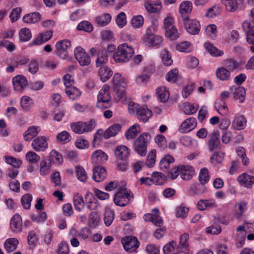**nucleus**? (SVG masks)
Instances as JSON below:
<instances>
[{
    "instance_id": "nucleus-13",
    "label": "nucleus",
    "mask_w": 254,
    "mask_h": 254,
    "mask_svg": "<svg viewBox=\"0 0 254 254\" xmlns=\"http://www.w3.org/2000/svg\"><path fill=\"white\" fill-rule=\"evenodd\" d=\"M159 210L157 208H153L151 213H146L144 215L143 219L146 221L152 222L156 226H160L163 224V220L158 215Z\"/></svg>"
},
{
    "instance_id": "nucleus-5",
    "label": "nucleus",
    "mask_w": 254,
    "mask_h": 254,
    "mask_svg": "<svg viewBox=\"0 0 254 254\" xmlns=\"http://www.w3.org/2000/svg\"><path fill=\"white\" fill-rule=\"evenodd\" d=\"M98 106L108 108L111 105V96L110 94V86L105 84L99 91L98 96Z\"/></svg>"
},
{
    "instance_id": "nucleus-27",
    "label": "nucleus",
    "mask_w": 254,
    "mask_h": 254,
    "mask_svg": "<svg viewBox=\"0 0 254 254\" xmlns=\"http://www.w3.org/2000/svg\"><path fill=\"white\" fill-rule=\"evenodd\" d=\"M106 175V170L102 166H97L93 170V179L97 182L104 180Z\"/></svg>"
},
{
    "instance_id": "nucleus-23",
    "label": "nucleus",
    "mask_w": 254,
    "mask_h": 254,
    "mask_svg": "<svg viewBox=\"0 0 254 254\" xmlns=\"http://www.w3.org/2000/svg\"><path fill=\"white\" fill-rule=\"evenodd\" d=\"M181 178L186 181L190 180L194 174V168L190 165H181Z\"/></svg>"
},
{
    "instance_id": "nucleus-30",
    "label": "nucleus",
    "mask_w": 254,
    "mask_h": 254,
    "mask_svg": "<svg viewBox=\"0 0 254 254\" xmlns=\"http://www.w3.org/2000/svg\"><path fill=\"white\" fill-rule=\"evenodd\" d=\"M189 234L184 233L180 236V243L177 250L181 253H187L189 251Z\"/></svg>"
},
{
    "instance_id": "nucleus-22",
    "label": "nucleus",
    "mask_w": 254,
    "mask_h": 254,
    "mask_svg": "<svg viewBox=\"0 0 254 254\" xmlns=\"http://www.w3.org/2000/svg\"><path fill=\"white\" fill-rule=\"evenodd\" d=\"M247 120L242 115H236L232 122V127L235 130L243 129L246 126Z\"/></svg>"
},
{
    "instance_id": "nucleus-53",
    "label": "nucleus",
    "mask_w": 254,
    "mask_h": 254,
    "mask_svg": "<svg viewBox=\"0 0 254 254\" xmlns=\"http://www.w3.org/2000/svg\"><path fill=\"white\" fill-rule=\"evenodd\" d=\"M76 230L72 228L69 231L68 237L70 239L71 245L73 247H77L79 246V241L77 239Z\"/></svg>"
},
{
    "instance_id": "nucleus-55",
    "label": "nucleus",
    "mask_w": 254,
    "mask_h": 254,
    "mask_svg": "<svg viewBox=\"0 0 254 254\" xmlns=\"http://www.w3.org/2000/svg\"><path fill=\"white\" fill-rule=\"evenodd\" d=\"M245 89L242 86H240L235 89L233 95L235 100H239V102L242 103L245 99Z\"/></svg>"
},
{
    "instance_id": "nucleus-41",
    "label": "nucleus",
    "mask_w": 254,
    "mask_h": 254,
    "mask_svg": "<svg viewBox=\"0 0 254 254\" xmlns=\"http://www.w3.org/2000/svg\"><path fill=\"white\" fill-rule=\"evenodd\" d=\"M221 11V7L220 5L214 4L207 10L205 15L207 18H212L219 15Z\"/></svg>"
},
{
    "instance_id": "nucleus-31",
    "label": "nucleus",
    "mask_w": 254,
    "mask_h": 254,
    "mask_svg": "<svg viewBox=\"0 0 254 254\" xmlns=\"http://www.w3.org/2000/svg\"><path fill=\"white\" fill-rule=\"evenodd\" d=\"M247 209V203L245 201H241L236 203L234 206L235 217L238 219L241 218Z\"/></svg>"
},
{
    "instance_id": "nucleus-9",
    "label": "nucleus",
    "mask_w": 254,
    "mask_h": 254,
    "mask_svg": "<svg viewBox=\"0 0 254 254\" xmlns=\"http://www.w3.org/2000/svg\"><path fill=\"white\" fill-rule=\"evenodd\" d=\"M122 244L126 251L134 252L139 246V242L135 237L127 236L122 239Z\"/></svg>"
},
{
    "instance_id": "nucleus-46",
    "label": "nucleus",
    "mask_w": 254,
    "mask_h": 254,
    "mask_svg": "<svg viewBox=\"0 0 254 254\" xmlns=\"http://www.w3.org/2000/svg\"><path fill=\"white\" fill-rule=\"evenodd\" d=\"M113 72L111 69L105 67H101L98 71L100 79L103 82L108 80L113 75Z\"/></svg>"
},
{
    "instance_id": "nucleus-43",
    "label": "nucleus",
    "mask_w": 254,
    "mask_h": 254,
    "mask_svg": "<svg viewBox=\"0 0 254 254\" xmlns=\"http://www.w3.org/2000/svg\"><path fill=\"white\" fill-rule=\"evenodd\" d=\"M175 161L174 158L170 155H166L161 159L159 163L160 168L161 170H167L171 163Z\"/></svg>"
},
{
    "instance_id": "nucleus-40",
    "label": "nucleus",
    "mask_w": 254,
    "mask_h": 254,
    "mask_svg": "<svg viewBox=\"0 0 254 254\" xmlns=\"http://www.w3.org/2000/svg\"><path fill=\"white\" fill-rule=\"evenodd\" d=\"M18 243L19 242L17 239L11 238L6 240L4 243V247L8 253H11L16 249Z\"/></svg>"
},
{
    "instance_id": "nucleus-26",
    "label": "nucleus",
    "mask_w": 254,
    "mask_h": 254,
    "mask_svg": "<svg viewBox=\"0 0 254 254\" xmlns=\"http://www.w3.org/2000/svg\"><path fill=\"white\" fill-rule=\"evenodd\" d=\"M71 46L70 42L67 40L59 41L56 44V48L57 50V54L61 56L63 54L65 56V53L67 49Z\"/></svg>"
},
{
    "instance_id": "nucleus-14",
    "label": "nucleus",
    "mask_w": 254,
    "mask_h": 254,
    "mask_svg": "<svg viewBox=\"0 0 254 254\" xmlns=\"http://www.w3.org/2000/svg\"><path fill=\"white\" fill-rule=\"evenodd\" d=\"M187 31L192 35L197 34L200 29V24L196 19L184 20Z\"/></svg>"
},
{
    "instance_id": "nucleus-7",
    "label": "nucleus",
    "mask_w": 254,
    "mask_h": 254,
    "mask_svg": "<svg viewBox=\"0 0 254 254\" xmlns=\"http://www.w3.org/2000/svg\"><path fill=\"white\" fill-rule=\"evenodd\" d=\"M165 35L171 40H175L180 37V34L174 25V21L172 17L165 18L163 21Z\"/></svg>"
},
{
    "instance_id": "nucleus-19",
    "label": "nucleus",
    "mask_w": 254,
    "mask_h": 254,
    "mask_svg": "<svg viewBox=\"0 0 254 254\" xmlns=\"http://www.w3.org/2000/svg\"><path fill=\"white\" fill-rule=\"evenodd\" d=\"M108 156L104 151L101 150H97L94 151L92 154V162L94 164H101L106 161Z\"/></svg>"
},
{
    "instance_id": "nucleus-12",
    "label": "nucleus",
    "mask_w": 254,
    "mask_h": 254,
    "mask_svg": "<svg viewBox=\"0 0 254 254\" xmlns=\"http://www.w3.org/2000/svg\"><path fill=\"white\" fill-rule=\"evenodd\" d=\"M220 133L218 130L213 131L209 136L208 148L209 151H212L220 147Z\"/></svg>"
},
{
    "instance_id": "nucleus-39",
    "label": "nucleus",
    "mask_w": 254,
    "mask_h": 254,
    "mask_svg": "<svg viewBox=\"0 0 254 254\" xmlns=\"http://www.w3.org/2000/svg\"><path fill=\"white\" fill-rule=\"evenodd\" d=\"M121 130V126L120 124L113 125L104 131L105 138L108 139L116 135Z\"/></svg>"
},
{
    "instance_id": "nucleus-48",
    "label": "nucleus",
    "mask_w": 254,
    "mask_h": 254,
    "mask_svg": "<svg viewBox=\"0 0 254 254\" xmlns=\"http://www.w3.org/2000/svg\"><path fill=\"white\" fill-rule=\"evenodd\" d=\"M221 2L224 4L226 9L231 12L236 11L238 7L237 0H221Z\"/></svg>"
},
{
    "instance_id": "nucleus-44",
    "label": "nucleus",
    "mask_w": 254,
    "mask_h": 254,
    "mask_svg": "<svg viewBox=\"0 0 254 254\" xmlns=\"http://www.w3.org/2000/svg\"><path fill=\"white\" fill-rule=\"evenodd\" d=\"M34 104L33 99L28 96H23L20 99V105L23 110L28 111Z\"/></svg>"
},
{
    "instance_id": "nucleus-45",
    "label": "nucleus",
    "mask_w": 254,
    "mask_h": 254,
    "mask_svg": "<svg viewBox=\"0 0 254 254\" xmlns=\"http://www.w3.org/2000/svg\"><path fill=\"white\" fill-rule=\"evenodd\" d=\"M215 107L220 115L225 116L227 114L228 109L224 100H217L215 103Z\"/></svg>"
},
{
    "instance_id": "nucleus-51",
    "label": "nucleus",
    "mask_w": 254,
    "mask_h": 254,
    "mask_svg": "<svg viewBox=\"0 0 254 254\" xmlns=\"http://www.w3.org/2000/svg\"><path fill=\"white\" fill-rule=\"evenodd\" d=\"M205 49L213 57L221 56L223 55V52L213 46L210 43H206L204 44Z\"/></svg>"
},
{
    "instance_id": "nucleus-59",
    "label": "nucleus",
    "mask_w": 254,
    "mask_h": 254,
    "mask_svg": "<svg viewBox=\"0 0 254 254\" xmlns=\"http://www.w3.org/2000/svg\"><path fill=\"white\" fill-rule=\"evenodd\" d=\"M20 40L22 42H27L32 37V33L29 29L27 28H22L19 33Z\"/></svg>"
},
{
    "instance_id": "nucleus-37",
    "label": "nucleus",
    "mask_w": 254,
    "mask_h": 254,
    "mask_svg": "<svg viewBox=\"0 0 254 254\" xmlns=\"http://www.w3.org/2000/svg\"><path fill=\"white\" fill-rule=\"evenodd\" d=\"M86 200V206L90 210H95L98 206L97 200L95 198L93 193L91 192H87L85 196Z\"/></svg>"
},
{
    "instance_id": "nucleus-64",
    "label": "nucleus",
    "mask_w": 254,
    "mask_h": 254,
    "mask_svg": "<svg viewBox=\"0 0 254 254\" xmlns=\"http://www.w3.org/2000/svg\"><path fill=\"white\" fill-rule=\"evenodd\" d=\"M198 179L199 183L204 185L208 182L209 176L208 174V170L207 168H204L200 170Z\"/></svg>"
},
{
    "instance_id": "nucleus-42",
    "label": "nucleus",
    "mask_w": 254,
    "mask_h": 254,
    "mask_svg": "<svg viewBox=\"0 0 254 254\" xmlns=\"http://www.w3.org/2000/svg\"><path fill=\"white\" fill-rule=\"evenodd\" d=\"M140 132V126L138 124H134L130 127L126 133V136L127 140L134 138Z\"/></svg>"
},
{
    "instance_id": "nucleus-34",
    "label": "nucleus",
    "mask_w": 254,
    "mask_h": 254,
    "mask_svg": "<svg viewBox=\"0 0 254 254\" xmlns=\"http://www.w3.org/2000/svg\"><path fill=\"white\" fill-rule=\"evenodd\" d=\"M152 115V111L145 107H141L136 113L138 119L143 122H147Z\"/></svg>"
},
{
    "instance_id": "nucleus-52",
    "label": "nucleus",
    "mask_w": 254,
    "mask_h": 254,
    "mask_svg": "<svg viewBox=\"0 0 254 254\" xmlns=\"http://www.w3.org/2000/svg\"><path fill=\"white\" fill-rule=\"evenodd\" d=\"M65 92L67 96L72 100H75L81 95V92L75 87L66 88Z\"/></svg>"
},
{
    "instance_id": "nucleus-50",
    "label": "nucleus",
    "mask_w": 254,
    "mask_h": 254,
    "mask_svg": "<svg viewBox=\"0 0 254 254\" xmlns=\"http://www.w3.org/2000/svg\"><path fill=\"white\" fill-rule=\"evenodd\" d=\"M51 164L48 160H42L40 164V173L41 176H45L50 173Z\"/></svg>"
},
{
    "instance_id": "nucleus-57",
    "label": "nucleus",
    "mask_w": 254,
    "mask_h": 254,
    "mask_svg": "<svg viewBox=\"0 0 254 254\" xmlns=\"http://www.w3.org/2000/svg\"><path fill=\"white\" fill-rule=\"evenodd\" d=\"M160 56L162 63L164 65L170 66L172 64L173 60L168 51L166 49L163 50L161 52Z\"/></svg>"
},
{
    "instance_id": "nucleus-4",
    "label": "nucleus",
    "mask_w": 254,
    "mask_h": 254,
    "mask_svg": "<svg viewBox=\"0 0 254 254\" xmlns=\"http://www.w3.org/2000/svg\"><path fill=\"white\" fill-rule=\"evenodd\" d=\"M71 130L75 133L81 134L84 132H90L95 127V121L91 120L87 122H76L70 125Z\"/></svg>"
},
{
    "instance_id": "nucleus-36",
    "label": "nucleus",
    "mask_w": 254,
    "mask_h": 254,
    "mask_svg": "<svg viewBox=\"0 0 254 254\" xmlns=\"http://www.w3.org/2000/svg\"><path fill=\"white\" fill-rule=\"evenodd\" d=\"M206 190V186L200 183L192 184L190 187V191L193 195H200L205 192Z\"/></svg>"
},
{
    "instance_id": "nucleus-58",
    "label": "nucleus",
    "mask_w": 254,
    "mask_h": 254,
    "mask_svg": "<svg viewBox=\"0 0 254 254\" xmlns=\"http://www.w3.org/2000/svg\"><path fill=\"white\" fill-rule=\"evenodd\" d=\"M199 106L197 104H191L186 103L184 104V111L186 115H191L195 113L198 110Z\"/></svg>"
},
{
    "instance_id": "nucleus-63",
    "label": "nucleus",
    "mask_w": 254,
    "mask_h": 254,
    "mask_svg": "<svg viewBox=\"0 0 254 254\" xmlns=\"http://www.w3.org/2000/svg\"><path fill=\"white\" fill-rule=\"evenodd\" d=\"M151 177L154 184L161 185L165 182V176L162 173L154 172Z\"/></svg>"
},
{
    "instance_id": "nucleus-60",
    "label": "nucleus",
    "mask_w": 254,
    "mask_h": 254,
    "mask_svg": "<svg viewBox=\"0 0 254 254\" xmlns=\"http://www.w3.org/2000/svg\"><path fill=\"white\" fill-rule=\"evenodd\" d=\"M103 138H105L104 132L102 129H98L94 135L92 141L93 147H97Z\"/></svg>"
},
{
    "instance_id": "nucleus-21",
    "label": "nucleus",
    "mask_w": 254,
    "mask_h": 254,
    "mask_svg": "<svg viewBox=\"0 0 254 254\" xmlns=\"http://www.w3.org/2000/svg\"><path fill=\"white\" fill-rule=\"evenodd\" d=\"M130 154V149L125 145H119L115 150V154L119 159L125 160L127 159Z\"/></svg>"
},
{
    "instance_id": "nucleus-2",
    "label": "nucleus",
    "mask_w": 254,
    "mask_h": 254,
    "mask_svg": "<svg viewBox=\"0 0 254 254\" xmlns=\"http://www.w3.org/2000/svg\"><path fill=\"white\" fill-rule=\"evenodd\" d=\"M150 140L151 136L148 133H141L134 142L133 145L134 151L140 156H145Z\"/></svg>"
},
{
    "instance_id": "nucleus-15",
    "label": "nucleus",
    "mask_w": 254,
    "mask_h": 254,
    "mask_svg": "<svg viewBox=\"0 0 254 254\" xmlns=\"http://www.w3.org/2000/svg\"><path fill=\"white\" fill-rule=\"evenodd\" d=\"M192 8V3L190 1L186 0L182 2L180 5L179 10L182 17L184 20H187Z\"/></svg>"
},
{
    "instance_id": "nucleus-8",
    "label": "nucleus",
    "mask_w": 254,
    "mask_h": 254,
    "mask_svg": "<svg viewBox=\"0 0 254 254\" xmlns=\"http://www.w3.org/2000/svg\"><path fill=\"white\" fill-rule=\"evenodd\" d=\"M74 54L81 66H86L90 64L91 61L89 56L81 47H77L74 51Z\"/></svg>"
},
{
    "instance_id": "nucleus-47",
    "label": "nucleus",
    "mask_w": 254,
    "mask_h": 254,
    "mask_svg": "<svg viewBox=\"0 0 254 254\" xmlns=\"http://www.w3.org/2000/svg\"><path fill=\"white\" fill-rule=\"evenodd\" d=\"M216 75L220 80H227L230 76V72L225 67H219L216 70Z\"/></svg>"
},
{
    "instance_id": "nucleus-24",
    "label": "nucleus",
    "mask_w": 254,
    "mask_h": 254,
    "mask_svg": "<svg viewBox=\"0 0 254 254\" xmlns=\"http://www.w3.org/2000/svg\"><path fill=\"white\" fill-rule=\"evenodd\" d=\"M196 126V120L194 118L190 117L183 122L180 127V130L183 132L189 131L193 129Z\"/></svg>"
},
{
    "instance_id": "nucleus-33",
    "label": "nucleus",
    "mask_w": 254,
    "mask_h": 254,
    "mask_svg": "<svg viewBox=\"0 0 254 254\" xmlns=\"http://www.w3.org/2000/svg\"><path fill=\"white\" fill-rule=\"evenodd\" d=\"M237 180L241 185L250 187L254 183V177L244 173L240 175Z\"/></svg>"
},
{
    "instance_id": "nucleus-20",
    "label": "nucleus",
    "mask_w": 254,
    "mask_h": 254,
    "mask_svg": "<svg viewBox=\"0 0 254 254\" xmlns=\"http://www.w3.org/2000/svg\"><path fill=\"white\" fill-rule=\"evenodd\" d=\"M217 207V204L214 199H200L197 203V207L199 210H204Z\"/></svg>"
},
{
    "instance_id": "nucleus-35",
    "label": "nucleus",
    "mask_w": 254,
    "mask_h": 254,
    "mask_svg": "<svg viewBox=\"0 0 254 254\" xmlns=\"http://www.w3.org/2000/svg\"><path fill=\"white\" fill-rule=\"evenodd\" d=\"M144 6L148 12L155 13L161 9L162 4L160 1L154 3L150 0H147L144 3Z\"/></svg>"
},
{
    "instance_id": "nucleus-11",
    "label": "nucleus",
    "mask_w": 254,
    "mask_h": 254,
    "mask_svg": "<svg viewBox=\"0 0 254 254\" xmlns=\"http://www.w3.org/2000/svg\"><path fill=\"white\" fill-rule=\"evenodd\" d=\"M48 138L44 136H39L32 142V148L37 152L44 151L48 147Z\"/></svg>"
},
{
    "instance_id": "nucleus-1",
    "label": "nucleus",
    "mask_w": 254,
    "mask_h": 254,
    "mask_svg": "<svg viewBox=\"0 0 254 254\" xmlns=\"http://www.w3.org/2000/svg\"><path fill=\"white\" fill-rule=\"evenodd\" d=\"M134 54L133 47L124 43L118 46L113 55V59L116 63H124L129 61Z\"/></svg>"
},
{
    "instance_id": "nucleus-18",
    "label": "nucleus",
    "mask_w": 254,
    "mask_h": 254,
    "mask_svg": "<svg viewBox=\"0 0 254 254\" xmlns=\"http://www.w3.org/2000/svg\"><path fill=\"white\" fill-rule=\"evenodd\" d=\"M22 221L21 216L18 214H15L11 219L10 228L12 231L19 233L22 231Z\"/></svg>"
},
{
    "instance_id": "nucleus-6",
    "label": "nucleus",
    "mask_w": 254,
    "mask_h": 254,
    "mask_svg": "<svg viewBox=\"0 0 254 254\" xmlns=\"http://www.w3.org/2000/svg\"><path fill=\"white\" fill-rule=\"evenodd\" d=\"M133 195L130 191H127L126 189H121L115 194L113 200L116 205L124 207L129 203Z\"/></svg>"
},
{
    "instance_id": "nucleus-32",
    "label": "nucleus",
    "mask_w": 254,
    "mask_h": 254,
    "mask_svg": "<svg viewBox=\"0 0 254 254\" xmlns=\"http://www.w3.org/2000/svg\"><path fill=\"white\" fill-rule=\"evenodd\" d=\"M156 96L159 100L163 103L166 102L169 98V92L165 86H160L156 89Z\"/></svg>"
},
{
    "instance_id": "nucleus-62",
    "label": "nucleus",
    "mask_w": 254,
    "mask_h": 254,
    "mask_svg": "<svg viewBox=\"0 0 254 254\" xmlns=\"http://www.w3.org/2000/svg\"><path fill=\"white\" fill-rule=\"evenodd\" d=\"M154 140L161 150H164L168 146L166 138L163 135H157Z\"/></svg>"
},
{
    "instance_id": "nucleus-56",
    "label": "nucleus",
    "mask_w": 254,
    "mask_h": 254,
    "mask_svg": "<svg viewBox=\"0 0 254 254\" xmlns=\"http://www.w3.org/2000/svg\"><path fill=\"white\" fill-rule=\"evenodd\" d=\"M25 159L28 163L34 164L40 160V157L35 152L29 151L25 155Z\"/></svg>"
},
{
    "instance_id": "nucleus-3",
    "label": "nucleus",
    "mask_w": 254,
    "mask_h": 254,
    "mask_svg": "<svg viewBox=\"0 0 254 254\" xmlns=\"http://www.w3.org/2000/svg\"><path fill=\"white\" fill-rule=\"evenodd\" d=\"M157 30V25L155 24H152L147 29L144 41L148 46H156L162 43V37L154 34Z\"/></svg>"
},
{
    "instance_id": "nucleus-28",
    "label": "nucleus",
    "mask_w": 254,
    "mask_h": 254,
    "mask_svg": "<svg viewBox=\"0 0 254 254\" xmlns=\"http://www.w3.org/2000/svg\"><path fill=\"white\" fill-rule=\"evenodd\" d=\"M41 19V15L38 12H34L25 15L22 20L24 23L34 24L38 22Z\"/></svg>"
},
{
    "instance_id": "nucleus-17",
    "label": "nucleus",
    "mask_w": 254,
    "mask_h": 254,
    "mask_svg": "<svg viewBox=\"0 0 254 254\" xmlns=\"http://www.w3.org/2000/svg\"><path fill=\"white\" fill-rule=\"evenodd\" d=\"M108 61V54L106 49L102 47L98 48L97 57L96 60L97 66H102L106 64Z\"/></svg>"
},
{
    "instance_id": "nucleus-25",
    "label": "nucleus",
    "mask_w": 254,
    "mask_h": 254,
    "mask_svg": "<svg viewBox=\"0 0 254 254\" xmlns=\"http://www.w3.org/2000/svg\"><path fill=\"white\" fill-rule=\"evenodd\" d=\"M41 131L39 127L32 126L29 127L23 134L24 139L25 141H30L36 136Z\"/></svg>"
},
{
    "instance_id": "nucleus-49",
    "label": "nucleus",
    "mask_w": 254,
    "mask_h": 254,
    "mask_svg": "<svg viewBox=\"0 0 254 254\" xmlns=\"http://www.w3.org/2000/svg\"><path fill=\"white\" fill-rule=\"evenodd\" d=\"M51 163L59 165L63 162L62 155L55 150L51 151L49 155V161Z\"/></svg>"
},
{
    "instance_id": "nucleus-54",
    "label": "nucleus",
    "mask_w": 254,
    "mask_h": 254,
    "mask_svg": "<svg viewBox=\"0 0 254 254\" xmlns=\"http://www.w3.org/2000/svg\"><path fill=\"white\" fill-rule=\"evenodd\" d=\"M111 20V16L109 14H104L97 16L95 18L96 23L99 26H104L107 25Z\"/></svg>"
},
{
    "instance_id": "nucleus-16",
    "label": "nucleus",
    "mask_w": 254,
    "mask_h": 254,
    "mask_svg": "<svg viewBox=\"0 0 254 254\" xmlns=\"http://www.w3.org/2000/svg\"><path fill=\"white\" fill-rule=\"evenodd\" d=\"M12 81L14 89L17 91H22L27 85L26 78L21 75L14 77Z\"/></svg>"
},
{
    "instance_id": "nucleus-61",
    "label": "nucleus",
    "mask_w": 254,
    "mask_h": 254,
    "mask_svg": "<svg viewBox=\"0 0 254 254\" xmlns=\"http://www.w3.org/2000/svg\"><path fill=\"white\" fill-rule=\"evenodd\" d=\"M224 157V154L223 153L216 151L210 157V161L211 163L217 165L223 161Z\"/></svg>"
},
{
    "instance_id": "nucleus-38",
    "label": "nucleus",
    "mask_w": 254,
    "mask_h": 254,
    "mask_svg": "<svg viewBox=\"0 0 254 254\" xmlns=\"http://www.w3.org/2000/svg\"><path fill=\"white\" fill-rule=\"evenodd\" d=\"M73 202L76 210L81 211L83 209L85 203L80 194L76 193L73 195Z\"/></svg>"
},
{
    "instance_id": "nucleus-29",
    "label": "nucleus",
    "mask_w": 254,
    "mask_h": 254,
    "mask_svg": "<svg viewBox=\"0 0 254 254\" xmlns=\"http://www.w3.org/2000/svg\"><path fill=\"white\" fill-rule=\"evenodd\" d=\"M112 81L114 85V88L116 90H118L119 88L126 87L127 85V82L125 78L119 73L114 74Z\"/></svg>"
},
{
    "instance_id": "nucleus-10",
    "label": "nucleus",
    "mask_w": 254,
    "mask_h": 254,
    "mask_svg": "<svg viewBox=\"0 0 254 254\" xmlns=\"http://www.w3.org/2000/svg\"><path fill=\"white\" fill-rule=\"evenodd\" d=\"M53 31L47 30L39 33L31 41V46L40 45L50 40L53 36Z\"/></svg>"
}]
</instances>
